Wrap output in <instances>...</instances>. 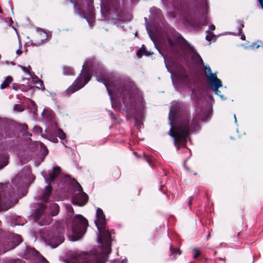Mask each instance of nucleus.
Returning <instances> with one entry per match:
<instances>
[{
  "mask_svg": "<svg viewBox=\"0 0 263 263\" xmlns=\"http://www.w3.org/2000/svg\"><path fill=\"white\" fill-rule=\"evenodd\" d=\"M64 227L62 223L58 222L49 231L46 238V242L55 248L64 241Z\"/></svg>",
  "mask_w": 263,
  "mask_h": 263,
  "instance_id": "7",
  "label": "nucleus"
},
{
  "mask_svg": "<svg viewBox=\"0 0 263 263\" xmlns=\"http://www.w3.org/2000/svg\"><path fill=\"white\" fill-rule=\"evenodd\" d=\"M61 169L59 166H57L53 167L52 172L49 173V178L46 179V181L50 183V182L53 181L55 179L56 177L61 173Z\"/></svg>",
  "mask_w": 263,
  "mask_h": 263,
  "instance_id": "15",
  "label": "nucleus"
},
{
  "mask_svg": "<svg viewBox=\"0 0 263 263\" xmlns=\"http://www.w3.org/2000/svg\"><path fill=\"white\" fill-rule=\"evenodd\" d=\"M46 208V205L44 203H41L40 205V210H42V211L44 212V210Z\"/></svg>",
  "mask_w": 263,
  "mask_h": 263,
  "instance_id": "39",
  "label": "nucleus"
},
{
  "mask_svg": "<svg viewBox=\"0 0 263 263\" xmlns=\"http://www.w3.org/2000/svg\"><path fill=\"white\" fill-rule=\"evenodd\" d=\"M244 27V25L242 23H240L239 25V31H238V33L239 34L241 33H242V28Z\"/></svg>",
  "mask_w": 263,
  "mask_h": 263,
  "instance_id": "40",
  "label": "nucleus"
},
{
  "mask_svg": "<svg viewBox=\"0 0 263 263\" xmlns=\"http://www.w3.org/2000/svg\"><path fill=\"white\" fill-rule=\"evenodd\" d=\"M58 142V139L57 138H55L54 140V142Z\"/></svg>",
  "mask_w": 263,
  "mask_h": 263,
  "instance_id": "56",
  "label": "nucleus"
},
{
  "mask_svg": "<svg viewBox=\"0 0 263 263\" xmlns=\"http://www.w3.org/2000/svg\"><path fill=\"white\" fill-rule=\"evenodd\" d=\"M50 210L51 216H56L59 212V206L56 203H52L50 205Z\"/></svg>",
  "mask_w": 263,
  "mask_h": 263,
  "instance_id": "23",
  "label": "nucleus"
},
{
  "mask_svg": "<svg viewBox=\"0 0 263 263\" xmlns=\"http://www.w3.org/2000/svg\"><path fill=\"white\" fill-rule=\"evenodd\" d=\"M29 106L34 110V111H37V106L34 101L31 100H30V104H29Z\"/></svg>",
  "mask_w": 263,
  "mask_h": 263,
  "instance_id": "33",
  "label": "nucleus"
},
{
  "mask_svg": "<svg viewBox=\"0 0 263 263\" xmlns=\"http://www.w3.org/2000/svg\"><path fill=\"white\" fill-rule=\"evenodd\" d=\"M198 100H199V99H198V98H197V100H196V102H197V101H198Z\"/></svg>",
  "mask_w": 263,
  "mask_h": 263,
  "instance_id": "62",
  "label": "nucleus"
},
{
  "mask_svg": "<svg viewBox=\"0 0 263 263\" xmlns=\"http://www.w3.org/2000/svg\"><path fill=\"white\" fill-rule=\"evenodd\" d=\"M38 255H39V252L34 248L26 247L24 252V256L26 258L28 259L31 257H37Z\"/></svg>",
  "mask_w": 263,
  "mask_h": 263,
  "instance_id": "18",
  "label": "nucleus"
},
{
  "mask_svg": "<svg viewBox=\"0 0 263 263\" xmlns=\"http://www.w3.org/2000/svg\"><path fill=\"white\" fill-rule=\"evenodd\" d=\"M98 242L103 245L101 252L94 250L91 252H69L67 254L64 262L66 263H105L107 255L111 251V234L105 227H99Z\"/></svg>",
  "mask_w": 263,
  "mask_h": 263,
  "instance_id": "3",
  "label": "nucleus"
},
{
  "mask_svg": "<svg viewBox=\"0 0 263 263\" xmlns=\"http://www.w3.org/2000/svg\"><path fill=\"white\" fill-rule=\"evenodd\" d=\"M245 38H246V37H245V35L244 34H243V35H241V39L242 40H245Z\"/></svg>",
  "mask_w": 263,
  "mask_h": 263,
  "instance_id": "48",
  "label": "nucleus"
},
{
  "mask_svg": "<svg viewBox=\"0 0 263 263\" xmlns=\"http://www.w3.org/2000/svg\"><path fill=\"white\" fill-rule=\"evenodd\" d=\"M22 70L26 73V75L28 76L29 77L26 78H23V80H29L31 78L35 82L37 83L39 81L40 83V85L42 86H44L43 82L42 80H38L37 76L32 71L31 67H22Z\"/></svg>",
  "mask_w": 263,
  "mask_h": 263,
  "instance_id": "14",
  "label": "nucleus"
},
{
  "mask_svg": "<svg viewBox=\"0 0 263 263\" xmlns=\"http://www.w3.org/2000/svg\"><path fill=\"white\" fill-rule=\"evenodd\" d=\"M153 54L152 52L148 51L144 45H142L141 48L138 49L137 51V55L139 58H141L142 55H144L149 57Z\"/></svg>",
  "mask_w": 263,
  "mask_h": 263,
  "instance_id": "21",
  "label": "nucleus"
},
{
  "mask_svg": "<svg viewBox=\"0 0 263 263\" xmlns=\"http://www.w3.org/2000/svg\"><path fill=\"white\" fill-rule=\"evenodd\" d=\"M45 151H46V153H48V151L46 147L45 148Z\"/></svg>",
  "mask_w": 263,
  "mask_h": 263,
  "instance_id": "55",
  "label": "nucleus"
},
{
  "mask_svg": "<svg viewBox=\"0 0 263 263\" xmlns=\"http://www.w3.org/2000/svg\"><path fill=\"white\" fill-rule=\"evenodd\" d=\"M215 93L220 96L221 98H223V96L221 94V91L218 90V88H217V90H216L215 88H212Z\"/></svg>",
  "mask_w": 263,
  "mask_h": 263,
  "instance_id": "37",
  "label": "nucleus"
},
{
  "mask_svg": "<svg viewBox=\"0 0 263 263\" xmlns=\"http://www.w3.org/2000/svg\"><path fill=\"white\" fill-rule=\"evenodd\" d=\"M170 251L172 254L180 255L181 253V251L178 248H173L172 246L170 247Z\"/></svg>",
  "mask_w": 263,
  "mask_h": 263,
  "instance_id": "31",
  "label": "nucleus"
},
{
  "mask_svg": "<svg viewBox=\"0 0 263 263\" xmlns=\"http://www.w3.org/2000/svg\"><path fill=\"white\" fill-rule=\"evenodd\" d=\"M118 1H119V0H115V3H116V4H117V3H118Z\"/></svg>",
  "mask_w": 263,
  "mask_h": 263,
  "instance_id": "58",
  "label": "nucleus"
},
{
  "mask_svg": "<svg viewBox=\"0 0 263 263\" xmlns=\"http://www.w3.org/2000/svg\"><path fill=\"white\" fill-rule=\"evenodd\" d=\"M144 157H145V159L146 160V161L149 163V158L148 157H146L145 155H144Z\"/></svg>",
  "mask_w": 263,
  "mask_h": 263,
  "instance_id": "47",
  "label": "nucleus"
},
{
  "mask_svg": "<svg viewBox=\"0 0 263 263\" xmlns=\"http://www.w3.org/2000/svg\"><path fill=\"white\" fill-rule=\"evenodd\" d=\"M184 167H185V168L187 171H190L189 168L187 167H186L185 165H184Z\"/></svg>",
  "mask_w": 263,
  "mask_h": 263,
  "instance_id": "51",
  "label": "nucleus"
},
{
  "mask_svg": "<svg viewBox=\"0 0 263 263\" xmlns=\"http://www.w3.org/2000/svg\"><path fill=\"white\" fill-rule=\"evenodd\" d=\"M13 78L11 76H7L1 85V89H3L7 88L12 82Z\"/></svg>",
  "mask_w": 263,
  "mask_h": 263,
  "instance_id": "24",
  "label": "nucleus"
},
{
  "mask_svg": "<svg viewBox=\"0 0 263 263\" xmlns=\"http://www.w3.org/2000/svg\"><path fill=\"white\" fill-rule=\"evenodd\" d=\"M76 189L78 193H74L72 197V203L74 205L83 206L88 200V196L83 191V189L79 183L76 181Z\"/></svg>",
  "mask_w": 263,
  "mask_h": 263,
  "instance_id": "9",
  "label": "nucleus"
},
{
  "mask_svg": "<svg viewBox=\"0 0 263 263\" xmlns=\"http://www.w3.org/2000/svg\"><path fill=\"white\" fill-rule=\"evenodd\" d=\"M18 129L20 132L22 134L23 136L31 139L30 137L32 136V134L31 133L29 132L28 130V127L27 124H19L18 126Z\"/></svg>",
  "mask_w": 263,
  "mask_h": 263,
  "instance_id": "17",
  "label": "nucleus"
},
{
  "mask_svg": "<svg viewBox=\"0 0 263 263\" xmlns=\"http://www.w3.org/2000/svg\"><path fill=\"white\" fill-rule=\"evenodd\" d=\"M234 118H235V122H236V116H235V115H234Z\"/></svg>",
  "mask_w": 263,
  "mask_h": 263,
  "instance_id": "57",
  "label": "nucleus"
},
{
  "mask_svg": "<svg viewBox=\"0 0 263 263\" xmlns=\"http://www.w3.org/2000/svg\"><path fill=\"white\" fill-rule=\"evenodd\" d=\"M1 59V55H0V60Z\"/></svg>",
  "mask_w": 263,
  "mask_h": 263,
  "instance_id": "63",
  "label": "nucleus"
},
{
  "mask_svg": "<svg viewBox=\"0 0 263 263\" xmlns=\"http://www.w3.org/2000/svg\"><path fill=\"white\" fill-rule=\"evenodd\" d=\"M57 136L61 140L65 139L66 138V137L65 133L61 128H59L58 129V133H57Z\"/></svg>",
  "mask_w": 263,
  "mask_h": 263,
  "instance_id": "28",
  "label": "nucleus"
},
{
  "mask_svg": "<svg viewBox=\"0 0 263 263\" xmlns=\"http://www.w3.org/2000/svg\"><path fill=\"white\" fill-rule=\"evenodd\" d=\"M206 32L207 33L205 37L206 40L209 42L211 41L213 37H215V35L210 30H207Z\"/></svg>",
  "mask_w": 263,
  "mask_h": 263,
  "instance_id": "29",
  "label": "nucleus"
},
{
  "mask_svg": "<svg viewBox=\"0 0 263 263\" xmlns=\"http://www.w3.org/2000/svg\"><path fill=\"white\" fill-rule=\"evenodd\" d=\"M259 3H260V5L261 6L262 8H263V0H260Z\"/></svg>",
  "mask_w": 263,
  "mask_h": 263,
  "instance_id": "46",
  "label": "nucleus"
},
{
  "mask_svg": "<svg viewBox=\"0 0 263 263\" xmlns=\"http://www.w3.org/2000/svg\"><path fill=\"white\" fill-rule=\"evenodd\" d=\"M167 40L170 48L173 52L177 53L180 49H182L185 57H190V63L193 66H204L201 57L196 50L182 36L178 35L173 38L168 36Z\"/></svg>",
  "mask_w": 263,
  "mask_h": 263,
  "instance_id": "4",
  "label": "nucleus"
},
{
  "mask_svg": "<svg viewBox=\"0 0 263 263\" xmlns=\"http://www.w3.org/2000/svg\"><path fill=\"white\" fill-rule=\"evenodd\" d=\"M17 224L20 225V224L18 222H16L14 223V225H17Z\"/></svg>",
  "mask_w": 263,
  "mask_h": 263,
  "instance_id": "54",
  "label": "nucleus"
},
{
  "mask_svg": "<svg viewBox=\"0 0 263 263\" xmlns=\"http://www.w3.org/2000/svg\"><path fill=\"white\" fill-rule=\"evenodd\" d=\"M9 163V156L6 154L0 152V170L3 169Z\"/></svg>",
  "mask_w": 263,
  "mask_h": 263,
  "instance_id": "20",
  "label": "nucleus"
},
{
  "mask_svg": "<svg viewBox=\"0 0 263 263\" xmlns=\"http://www.w3.org/2000/svg\"><path fill=\"white\" fill-rule=\"evenodd\" d=\"M22 241L21 235L9 233L0 237V254L14 249Z\"/></svg>",
  "mask_w": 263,
  "mask_h": 263,
  "instance_id": "8",
  "label": "nucleus"
},
{
  "mask_svg": "<svg viewBox=\"0 0 263 263\" xmlns=\"http://www.w3.org/2000/svg\"><path fill=\"white\" fill-rule=\"evenodd\" d=\"M12 263H21V260L20 259L15 260L13 261Z\"/></svg>",
  "mask_w": 263,
  "mask_h": 263,
  "instance_id": "45",
  "label": "nucleus"
},
{
  "mask_svg": "<svg viewBox=\"0 0 263 263\" xmlns=\"http://www.w3.org/2000/svg\"><path fill=\"white\" fill-rule=\"evenodd\" d=\"M193 253H194V255H193L194 259L197 258L200 255V251L197 248H194L193 249Z\"/></svg>",
  "mask_w": 263,
  "mask_h": 263,
  "instance_id": "34",
  "label": "nucleus"
},
{
  "mask_svg": "<svg viewBox=\"0 0 263 263\" xmlns=\"http://www.w3.org/2000/svg\"><path fill=\"white\" fill-rule=\"evenodd\" d=\"M14 110L18 112H22L25 110V108L22 105L16 104L14 106Z\"/></svg>",
  "mask_w": 263,
  "mask_h": 263,
  "instance_id": "30",
  "label": "nucleus"
},
{
  "mask_svg": "<svg viewBox=\"0 0 263 263\" xmlns=\"http://www.w3.org/2000/svg\"><path fill=\"white\" fill-rule=\"evenodd\" d=\"M193 198L192 197H190V200L189 201L188 204L189 206H191L192 205V201Z\"/></svg>",
  "mask_w": 263,
  "mask_h": 263,
  "instance_id": "44",
  "label": "nucleus"
},
{
  "mask_svg": "<svg viewBox=\"0 0 263 263\" xmlns=\"http://www.w3.org/2000/svg\"><path fill=\"white\" fill-rule=\"evenodd\" d=\"M88 226V220L82 215H76L71 222L69 219L67 227L71 228L72 240L77 241L80 239L86 233Z\"/></svg>",
  "mask_w": 263,
  "mask_h": 263,
  "instance_id": "6",
  "label": "nucleus"
},
{
  "mask_svg": "<svg viewBox=\"0 0 263 263\" xmlns=\"http://www.w3.org/2000/svg\"><path fill=\"white\" fill-rule=\"evenodd\" d=\"M44 212L42 211V210L39 209H36L34 213V219L35 221H38L43 214Z\"/></svg>",
  "mask_w": 263,
  "mask_h": 263,
  "instance_id": "27",
  "label": "nucleus"
},
{
  "mask_svg": "<svg viewBox=\"0 0 263 263\" xmlns=\"http://www.w3.org/2000/svg\"><path fill=\"white\" fill-rule=\"evenodd\" d=\"M70 3L73 5L74 9L77 13L81 17L86 19L89 22V19H92L95 17L93 8L90 5H88V8L86 11L83 10L81 5L76 1L70 0Z\"/></svg>",
  "mask_w": 263,
  "mask_h": 263,
  "instance_id": "10",
  "label": "nucleus"
},
{
  "mask_svg": "<svg viewBox=\"0 0 263 263\" xmlns=\"http://www.w3.org/2000/svg\"><path fill=\"white\" fill-rule=\"evenodd\" d=\"M52 187L49 183L45 188L44 193L41 196V199L44 201L47 202L52 192Z\"/></svg>",
  "mask_w": 263,
  "mask_h": 263,
  "instance_id": "16",
  "label": "nucleus"
},
{
  "mask_svg": "<svg viewBox=\"0 0 263 263\" xmlns=\"http://www.w3.org/2000/svg\"><path fill=\"white\" fill-rule=\"evenodd\" d=\"M93 75L98 81L104 84L111 100L114 91L117 96L118 95L122 96V101L127 111L136 109L138 96L131 88L128 82L113 72L105 71L101 67H83L79 76L66 89V95L70 96L84 87Z\"/></svg>",
  "mask_w": 263,
  "mask_h": 263,
  "instance_id": "1",
  "label": "nucleus"
},
{
  "mask_svg": "<svg viewBox=\"0 0 263 263\" xmlns=\"http://www.w3.org/2000/svg\"><path fill=\"white\" fill-rule=\"evenodd\" d=\"M66 209L67 213L70 214L71 216L74 214V211L72 206L70 204H67L66 205Z\"/></svg>",
  "mask_w": 263,
  "mask_h": 263,
  "instance_id": "32",
  "label": "nucleus"
},
{
  "mask_svg": "<svg viewBox=\"0 0 263 263\" xmlns=\"http://www.w3.org/2000/svg\"><path fill=\"white\" fill-rule=\"evenodd\" d=\"M6 63H7V64H9L8 61H6Z\"/></svg>",
  "mask_w": 263,
  "mask_h": 263,
  "instance_id": "60",
  "label": "nucleus"
},
{
  "mask_svg": "<svg viewBox=\"0 0 263 263\" xmlns=\"http://www.w3.org/2000/svg\"><path fill=\"white\" fill-rule=\"evenodd\" d=\"M34 129L36 130L37 132L41 133L42 132V128L40 127H35Z\"/></svg>",
  "mask_w": 263,
  "mask_h": 263,
  "instance_id": "43",
  "label": "nucleus"
},
{
  "mask_svg": "<svg viewBox=\"0 0 263 263\" xmlns=\"http://www.w3.org/2000/svg\"><path fill=\"white\" fill-rule=\"evenodd\" d=\"M258 2H259L260 0H258Z\"/></svg>",
  "mask_w": 263,
  "mask_h": 263,
  "instance_id": "64",
  "label": "nucleus"
},
{
  "mask_svg": "<svg viewBox=\"0 0 263 263\" xmlns=\"http://www.w3.org/2000/svg\"><path fill=\"white\" fill-rule=\"evenodd\" d=\"M183 15L185 21L190 26L193 27H198L200 26L201 23L199 20L196 18L194 10L187 8L184 11Z\"/></svg>",
  "mask_w": 263,
  "mask_h": 263,
  "instance_id": "11",
  "label": "nucleus"
},
{
  "mask_svg": "<svg viewBox=\"0 0 263 263\" xmlns=\"http://www.w3.org/2000/svg\"><path fill=\"white\" fill-rule=\"evenodd\" d=\"M173 67H168V66H167L166 68H167L168 70H170L172 68H173Z\"/></svg>",
  "mask_w": 263,
  "mask_h": 263,
  "instance_id": "50",
  "label": "nucleus"
},
{
  "mask_svg": "<svg viewBox=\"0 0 263 263\" xmlns=\"http://www.w3.org/2000/svg\"><path fill=\"white\" fill-rule=\"evenodd\" d=\"M112 175L114 178H118L120 177L121 173L118 170H116L112 172Z\"/></svg>",
  "mask_w": 263,
  "mask_h": 263,
  "instance_id": "35",
  "label": "nucleus"
},
{
  "mask_svg": "<svg viewBox=\"0 0 263 263\" xmlns=\"http://www.w3.org/2000/svg\"><path fill=\"white\" fill-rule=\"evenodd\" d=\"M99 62L95 57H91L87 59L83 66H98Z\"/></svg>",
  "mask_w": 263,
  "mask_h": 263,
  "instance_id": "22",
  "label": "nucleus"
},
{
  "mask_svg": "<svg viewBox=\"0 0 263 263\" xmlns=\"http://www.w3.org/2000/svg\"><path fill=\"white\" fill-rule=\"evenodd\" d=\"M209 115L208 112L203 116L200 113H196L190 122L189 111L183 103L176 102L172 105L168 116L171 125L170 135L174 138L177 151L179 150L180 145L185 146L191 132L200 129L199 120L205 121Z\"/></svg>",
  "mask_w": 263,
  "mask_h": 263,
  "instance_id": "2",
  "label": "nucleus"
},
{
  "mask_svg": "<svg viewBox=\"0 0 263 263\" xmlns=\"http://www.w3.org/2000/svg\"><path fill=\"white\" fill-rule=\"evenodd\" d=\"M63 73L66 76H73L75 74V71L72 67H64Z\"/></svg>",
  "mask_w": 263,
  "mask_h": 263,
  "instance_id": "25",
  "label": "nucleus"
},
{
  "mask_svg": "<svg viewBox=\"0 0 263 263\" xmlns=\"http://www.w3.org/2000/svg\"><path fill=\"white\" fill-rule=\"evenodd\" d=\"M18 202L15 189L10 183L0 184V211H7Z\"/></svg>",
  "mask_w": 263,
  "mask_h": 263,
  "instance_id": "5",
  "label": "nucleus"
},
{
  "mask_svg": "<svg viewBox=\"0 0 263 263\" xmlns=\"http://www.w3.org/2000/svg\"><path fill=\"white\" fill-rule=\"evenodd\" d=\"M12 88L15 90L21 89L22 91H26L28 88H24L23 85H21L18 83H14L12 84Z\"/></svg>",
  "mask_w": 263,
  "mask_h": 263,
  "instance_id": "26",
  "label": "nucleus"
},
{
  "mask_svg": "<svg viewBox=\"0 0 263 263\" xmlns=\"http://www.w3.org/2000/svg\"><path fill=\"white\" fill-rule=\"evenodd\" d=\"M38 256H39V257L40 258L42 263H49L48 261L43 256L41 255L40 254L39 255H38Z\"/></svg>",
  "mask_w": 263,
  "mask_h": 263,
  "instance_id": "36",
  "label": "nucleus"
},
{
  "mask_svg": "<svg viewBox=\"0 0 263 263\" xmlns=\"http://www.w3.org/2000/svg\"><path fill=\"white\" fill-rule=\"evenodd\" d=\"M205 68V71L208 76L210 75V73H213L211 67H203Z\"/></svg>",
  "mask_w": 263,
  "mask_h": 263,
  "instance_id": "38",
  "label": "nucleus"
},
{
  "mask_svg": "<svg viewBox=\"0 0 263 263\" xmlns=\"http://www.w3.org/2000/svg\"><path fill=\"white\" fill-rule=\"evenodd\" d=\"M10 64H11V65H13L15 64H14V62H10Z\"/></svg>",
  "mask_w": 263,
  "mask_h": 263,
  "instance_id": "53",
  "label": "nucleus"
},
{
  "mask_svg": "<svg viewBox=\"0 0 263 263\" xmlns=\"http://www.w3.org/2000/svg\"><path fill=\"white\" fill-rule=\"evenodd\" d=\"M134 155H137V152H134Z\"/></svg>",
  "mask_w": 263,
  "mask_h": 263,
  "instance_id": "59",
  "label": "nucleus"
},
{
  "mask_svg": "<svg viewBox=\"0 0 263 263\" xmlns=\"http://www.w3.org/2000/svg\"><path fill=\"white\" fill-rule=\"evenodd\" d=\"M176 68H179L177 70L176 73V76L182 80H187L188 79V74L184 68V67H176Z\"/></svg>",
  "mask_w": 263,
  "mask_h": 263,
  "instance_id": "19",
  "label": "nucleus"
},
{
  "mask_svg": "<svg viewBox=\"0 0 263 263\" xmlns=\"http://www.w3.org/2000/svg\"><path fill=\"white\" fill-rule=\"evenodd\" d=\"M109 115L112 119H115V120L116 119V116L115 115V114H114V112L112 111L109 112Z\"/></svg>",
  "mask_w": 263,
  "mask_h": 263,
  "instance_id": "41",
  "label": "nucleus"
},
{
  "mask_svg": "<svg viewBox=\"0 0 263 263\" xmlns=\"http://www.w3.org/2000/svg\"><path fill=\"white\" fill-rule=\"evenodd\" d=\"M216 253H217V252L216 251H215L214 254H216Z\"/></svg>",
  "mask_w": 263,
  "mask_h": 263,
  "instance_id": "61",
  "label": "nucleus"
},
{
  "mask_svg": "<svg viewBox=\"0 0 263 263\" xmlns=\"http://www.w3.org/2000/svg\"><path fill=\"white\" fill-rule=\"evenodd\" d=\"M97 220H95V223L96 227L98 226L100 228L105 227L106 224V218L103 210L98 208L97 209Z\"/></svg>",
  "mask_w": 263,
  "mask_h": 263,
  "instance_id": "12",
  "label": "nucleus"
},
{
  "mask_svg": "<svg viewBox=\"0 0 263 263\" xmlns=\"http://www.w3.org/2000/svg\"><path fill=\"white\" fill-rule=\"evenodd\" d=\"M218 259H219V260H223V261H225V260H224V259H222V258H218Z\"/></svg>",
  "mask_w": 263,
  "mask_h": 263,
  "instance_id": "52",
  "label": "nucleus"
},
{
  "mask_svg": "<svg viewBox=\"0 0 263 263\" xmlns=\"http://www.w3.org/2000/svg\"><path fill=\"white\" fill-rule=\"evenodd\" d=\"M16 52V53L20 54L22 53V51L20 50H17Z\"/></svg>",
  "mask_w": 263,
  "mask_h": 263,
  "instance_id": "49",
  "label": "nucleus"
},
{
  "mask_svg": "<svg viewBox=\"0 0 263 263\" xmlns=\"http://www.w3.org/2000/svg\"><path fill=\"white\" fill-rule=\"evenodd\" d=\"M208 80L211 87L215 88L216 90H217V88H219L222 86V82L217 77L216 72L210 73V75L208 76Z\"/></svg>",
  "mask_w": 263,
  "mask_h": 263,
  "instance_id": "13",
  "label": "nucleus"
},
{
  "mask_svg": "<svg viewBox=\"0 0 263 263\" xmlns=\"http://www.w3.org/2000/svg\"><path fill=\"white\" fill-rule=\"evenodd\" d=\"M209 30H211L212 31H213L215 29V26L213 24H211L209 26Z\"/></svg>",
  "mask_w": 263,
  "mask_h": 263,
  "instance_id": "42",
  "label": "nucleus"
}]
</instances>
